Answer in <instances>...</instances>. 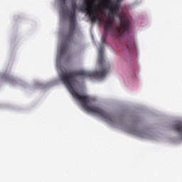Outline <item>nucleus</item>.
<instances>
[{"instance_id":"7ed1b4c3","label":"nucleus","mask_w":182,"mask_h":182,"mask_svg":"<svg viewBox=\"0 0 182 182\" xmlns=\"http://www.w3.org/2000/svg\"><path fill=\"white\" fill-rule=\"evenodd\" d=\"M76 8H77V5H76L75 3L72 4V11L69 14V30L68 32L64 36V42L62 43L60 50V55H65V53H66V50H68V46H69V43H72V42H73V39L75 38V31L76 29Z\"/></svg>"},{"instance_id":"39448f33","label":"nucleus","mask_w":182,"mask_h":182,"mask_svg":"<svg viewBox=\"0 0 182 182\" xmlns=\"http://www.w3.org/2000/svg\"><path fill=\"white\" fill-rule=\"evenodd\" d=\"M127 52H129V50H130V49L129 48L128 46L126 47V50H125Z\"/></svg>"},{"instance_id":"f03ea898","label":"nucleus","mask_w":182,"mask_h":182,"mask_svg":"<svg viewBox=\"0 0 182 182\" xmlns=\"http://www.w3.org/2000/svg\"><path fill=\"white\" fill-rule=\"evenodd\" d=\"M102 11L109 10V14H108V18L113 19L114 16H117V19L115 21V28L113 25V21L112 20H106L103 17L99 16V9L95 7L93 9L92 8V0H85L84 1V8L83 10L85 11L87 15L91 19L92 22H96L98 21L100 23L104 22V34L101 38L103 45L106 43V36L107 33H110L112 36L114 38H119L122 36L124 33H129L130 30V20L129 17L123 15L122 16H119L118 11L120 9V0H117L113 1L112 0H102Z\"/></svg>"},{"instance_id":"f257e3e1","label":"nucleus","mask_w":182,"mask_h":182,"mask_svg":"<svg viewBox=\"0 0 182 182\" xmlns=\"http://www.w3.org/2000/svg\"><path fill=\"white\" fill-rule=\"evenodd\" d=\"M105 46H100V48L98 50V65L100 66V71L89 72L83 70L63 72L60 75V79L61 82L66 86L70 91L73 97L76 100H78L83 108L89 113H95L105 119L106 122H113V117L110 114L106 112L103 109L97 106H90V97L87 95H80L75 90V85L79 83L76 80V77L79 76H83V77H88L89 79H103L109 72H110V65L106 63L105 61Z\"/></svg>"},{"instance_id":"20e7f679","label":"nucleus","mask_w":182,"mask_h":182,"mask_svg":"<svg viewBox=\"0 0 182 182\" xmlns=\"http://www.w3.org/2000/svg\"><path fill=\"white\" fill-rule=\"evenodd\" d=\"M60 2L63 5H66V0H60Z\"/></svg>"}]
</instances>
